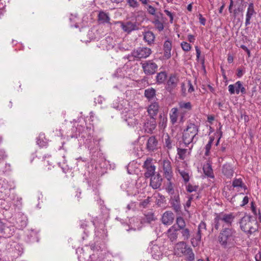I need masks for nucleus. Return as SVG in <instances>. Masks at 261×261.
I'll return each instance as SVG.
<instances>
[{
    "label": "nucleus",
    "instance_id": "nucleus-4",
    "mask_svg": "<svg viewBox=\"0 0 261 261\" xmlns=\"http://www.w3.org/2000/svg\"><path fill=\"white\" fill-rule=\"evenodd\" d=\"M150 48L146 47H138L131 53V56L136 60H141L148 57L151 54Z\"/></svg>",
    "mask_w": 261,
    "mask_h": 261
},
{
    "label": "nucleus",
    "instance_id": "nucleus-57",
    "mask_svg": "<svg viewBox=\"0 0 261 261\" xmlns=\"http://www.w3.org/2000/svg\"><path fill=\"white\" fill-rule=\"evenodd\" d=\"M5 229H0V233L2 234L1 236L3 237L4 238H9L10 237V235H5V232L4 231Z\"/></svg>",
    "mask_w": 261,
    "mask_h": 261
},
{
    "label": "nucleus",
    "instance_id": "nucleus-55",
    "mask_svg": "<svg viewBox=\"0 0 261 261\" xmlns=\"http://www.w3.org/2000/svg\"><path fill=\"white\" fill-rule=\"evenodd\" d=\"M199 21H200V23L202 24V25H205L206 20H205V19L204 18H203L202 16L201 15H200Z\"/></svg>",
    "mask_w": 261,
    "mask_h": 261
},
{
    "label": "nucleus",
    "instance_id": "nucleus-35",
    "mask_svg": "<svg viewBox=\"0 0 261 261\" xmlns=\"http://www.w3.org/2000/svg\"><path fill=\"white\" fill-rule=\"evenodd\" d=\"M176 224L179 227V228H184L186 226V223L184 219L181 217H177L176 219Z\"/></svg>",
    "mask_w": 261,
    "mask_h": 261
},
{
    "label": "nucleus",
    "instance_id": "nucleus-40",
    "mask_svg": "<svg viewBox=\"0 0 261 261\" xmlns=\"http://www.w3.org/2000/svg\"><path fill=\"white\" fill-rule=\"evenodd\" d=\"M150 197H148L147 198L143 200L141 202H140L139 206L140 207H142L143 208H146L147 207L149 202H150Z\"/></svg>",
    "mask_w": 261,
    "mask_h": 261
},
{
    "label": "nucleus",
    "instance_id": "nucleus-7",
    "mask_svg": "<svg viewBox=\"0 0 261 261\" xmlns=\"http://www.w3.org/2000/svg\"><path fill=\"white\" fill-rule=\"evenodd\" d=\"M143 167L146 170L144 173L145 177L148 178L154 175L155 167L152 164V159L151 158H147L144 162Z\"/></svg>",
    "mask_w": 261,
    "mask_h": 261
},
{
    "label": "nucleus",
    "instance_id": "nucleus-52",
    "mask_svg": "<svg viewBox=\"0 0 261 261\" xmlns=\"http://www.w3.org/2000/svg\"><path fill=\"white\" fill-rule=\"evenodd\" d=\"M188 85H189V89H188V92L190 93L193 92L194 90V87L190 81H189Z\"/></svg>",
    "mask_w": 261,
    "mask_h": 261
},
{
    "label": "nucleus",
    "instance_id": "nucleus-29",
    "mask_svg": "<svg viewBox=\"0 0 261 261\" xmlns=\"http://www.w3.org/2000/svg\"><path fill=\"white\" fill-rule=\"evenodd\" d=\"M201 240V232L200 229H198L195 236L192 238L191 243L193 246H196Z\"/></svg>",
    "mask_w": 261,
    "mask_h": 261
},
{
    "label": "nucleus",
    "instance_id": "nucleus-48",
    "mask_svg": "<svg viewBox=\"0 0 261 261\" xmlns=\"http://www.w3.org/2000/svg\"><path fill=\"white\" fill-rule=\"evenodd\" d=\"M164 12L167 15L169 16V17H170V22L171 23H172L173 22V16L172 14L170 11H169L167 10H165L164 11Z\"/></svg>",
    "mask_w": 261,
    "mask_h": 261
},
{
    "label": "nucleus",
    "instance_id": "nucleus-21",
    "mask_svg": "<svg viewBox=\"0 0 261 261\" xmlns=\"http://www.w3.org/2000/svg\"><path fill=\"white\" fill-rule=\"evenodd\" d=\"M172 48L171 41L166 40L164 44V57L166 59H168L171 57V50Z\"/></svg>",
    "mask_w": 261,
    "mask_h": 261
},
{
    "label": "nucleus",
    "instance_id": "nucleus-53",
    "mask_svg": "<svg viewBox=\"0 0 261 261\" xmlns=\"http://www.w3.org/2000/svg\"><path fill=\"white\" fill-rule=\"evenodd\" d=\"M183 236H184L186 238H188L189 237V229H183L182 232Z\"/></svg>",
    "mask_w": 261,
    "mask_h": 261
},
{
    "label": "nucleus",
    "instance_id": "nucleus-37",
    "mask_svg": "<svg viewBox=\"0 0 261 261\" xmlns=\"http://www.w3.org/2000/svg\"><path fill=\"white\" fill-rule=\"evenodd\" d=\"M127 4L130 7L136 8L139 6V3L136 0H126Z\"/></svg>",
    "mask_w": 261,
    "mask_h": 261
},
{
    "label": "nucleus",
    "instance_id": "nucleus-43",
    "mask_svg": "<svg viewBox=\"0 0 261 261\" xmlns=\"http://www.w3.org/2000/svg\"><path fill=\"white\" fill-rule=\"evenodd\" d=\"M127 123L130 126H134L138 123V121L137 119L129 118L126 120Z\"/></svg>",
    "mask_w": 261,
    "mask_h": 261
},
{
    "label": "nucleus",
    "instance_id": "nucleus-42",
    "mask_svg": "<svg viewBox=\"0 0 261 261\" xmlns=\"http://www.w3.org/2000/svg\"><path fill=\"white\" fill-rule=\"evenodd\" d=\"M219 216L218 215L215 219V227L218 228L219 227H225V224L223 222H219Z\"/></svg>",
    "mask_w": 261,
    "mask_h": 261
},
{
    "label": "nucleus",
    "instance_id": "nucleus-13",
    "mask_svg": "<svg viewBox=\"0 0 261 261\" xmlns=\"http://www.w3.org/2000/svg\"><path fill=\"white\" fill-rule=\"evenodd\" d=\"M219 222H223L225 225V227H229L231 225L232 222L233 221L234 216L232 213L228 214H220L219 215Z\"/></svg>",
    "mask_w": 261,
    "mask_h": 261
},
{
    "label": "nucleus",
    "instance_id": "nucleus-56",
    "mask_svg": "<svg viewBox=\"0 0 261 261\" xmlns=\"http://www.w3.org/2000/svg\"><path fill=\"white\" fill-rule=\"evenodd\" d=\"M188 38L189 41L190 42H194L195 37H194V36L193 35H191V34L188 35Z\"/></svg>",
    "mask_w": 261,
    "mask_h": 261
},
{
    "label": "nucleus",
    "instance_id": "nucleus-62",
    "mask_svg": "<svg viewBox=\"0 0 261 261\" xmlns=\"http://www.w3.org/2000/svg\"><path fill=\"white\" fill-rule=\"evenodd\" d=\"M91 249L92 250H99V249H100V247H98V248L97 247H96V245H92L91 246Z\"/></svg>",
    "mask_w": 261,
    "mask_h": 261
},
{
    "label": "nucleus",
    "instance_id": "nucleus-15",
    "mask_svg": "<svg viewBox=\"0 0 261 261\" xmlns=\"http://www.w3.org/2000/svg\"><path fill=\"white\" fill-rule=\"evenodd\" d=\"M256 14V12L254 10V4L253 3H250L249 4L247 13L246 15V21H245V25L247 26L250 24V19L253 15H255Z\"/></svg>",
    "mask_w": 261,
    "mask_h": 261
},
{
    "label": "nucleus",
    "instance_id": "nucleus-26",
    "mask_svg": "<svg viewBox=\"0 0 261 261\" xmlns=\"http://www.w3.org/2000/svg\"><path fill=\"white\" fill-rule=\"evenodd\" d=\"M155 39V36L152 32L147 31L144 34V40L148 43L149 45L153 43Z\"/></svg>",
    "mask_w": 261,
    "mask_h": 261
},
{
    "label": "nucleus",
    "instance_id": "nucleus-12",
    "mask_svg": "<svg viewBox=\"0 0 261 261\" xmlns=\"http://www.w3.org/2000/svg\"><path fill=\"white\" fill-rule=\"evenodd\" d=\"M143 124V128L145 132L147 133H152L156 126L155 119L154 117H149L146 119Z\"/></svg>",
    "mask_w": 261,
    "mask_h": 261
},
{
    "label": "nucleus",
    "instance_id": "nucleus-34",
    "mask_svg": "<svg viewBox=\"0 0 261 261\" xmlns=\"http://www.w3.org/2000/svg\"><path fill=\"white\" fill-rule=\"evenodd\" d=\"M187 152V149L177 148V154L178 155V158L180 160H184L186 158Z\"/></svg>",
    "mask_w": 261,
    "mask_h": 261
},
{
    "label": "nucleus",
    "instance_id": "nucleus-1",
    "mask_svg": "<svg viewBox=\"0 0 261 261\" xmlns=\"http://www.w3.org/2000/svg\"><path fill=\"white\" fill-rule=\"evenodd\" d=\"M199 127L194 123H190L188 124L182 133V141L184 143L188 145L191 143H196L198 140L197 134Z\"/></svg>",
    "mask_w": 261,
    "mask_h": 261
},
{
    "label": "nucleus",
    "instance_id": "nucleus-28",
    "mask_svg": "<svg viewBox=\"0 0 261 261\" xmlns=\"http://www.w3.org/2000/svg\"><path fill=\"white\" fill-rule=\"evenodd\" d=\"M167 79V74L165 72H160L156 76V82L161 84L164 83Z\"/></svg>",
    "mask_w": 261,
    "mask_h": 261
},
{
    "label": "nucleus",
    "instance_id": "nucleus-6",
    "mask_svg": "<svg viewBox=\"0 0 261 261\" xmlns=\"http://www.w3.org/2000/svg\"><path fill=\"white\" fill-rule=\"evenodd\" d=\"M115 24L119 23L122 30L127 33H130L132 31L138 30L139 29L138 25L136 22L127 21L124 22L121 21H115Z\"/></svg>",
    "mask_w": 261,
    "mask_h": 261
},
{
    "label": "nucleus",
    "instance_id": "nucleus-38",
    "mask_svg": "<svg viewBox=\"0 0 261 261\" xmlns=\"http://www.w3.org/2000/svg\"><path fill=\"white\" fill-rule=\"evenodd\" d=\"M155 220V218L152 213L148 214L145 215L144 220L148 223H150Z\"/></svg>",
    "mask_w": 261,
    "mask_h": 261
},
{
    "label": "nucleus",
    "instance_id": "nucleus-18",
    "mask_svg": "<svg viewBox=\"0 0 261 261\" xmlns=\"http://www.w3.org/2000/svg\"><path fill=\"white\" fill-rule=\"evenodd\" d=\"M222 171L224 175L228 178L232 177L234 172L232 166L229 164H225L222 167Z\"/></svg>",
    "mask_w": 261,
    "mask_h": 261
},
{
    "label": "nucleus",
    "instance_id": "nucleus-2",
    "mask_svg": "<svg viewBox=\"0 0 261 261\" xmlns=\"http://www.w3.org/2000/svg\"><path fill=\"white\" fill-rule=\"evenodd\" d=\"M174 252L178 256H185L189 261H193L195 259L192 249L184 242H180L175 245Z\"/></svg>",
    "mask_w": 261,
    "mask_h": 261
},
{
    "label": "nucleus",
    "instance_id": "nucleus-49",
    "mask_svg": "<svg viewBox=\"0 0 261 261\" xmlns=\"http://www.w3.org/2000/svg\"><path fill=\"white\" fill-rule=\"evenodd\" d=\"M248 201H249V198H248V196H245L243 198L242 203L240 205L241 206H244V205H245L246 204H247L248 203Z\"/></svg>",
    "mask_w": 261,
    "mask_h": 261
},
{
    "label": "nucleus",
    "instance_id": "nucleus-59",
    "mask_svg": "<svg viewBox=\"0 0 261 261\" xmlns=\"http://www.w3.org/2000/svg\"><path fill=\"white\" fill-rule=\"evenodd\" d=\"M221 127H222V126H220V128H219V131L217 132V133L219 134L220 137H219V139H218V141H217V143H216V145H217L218 144V143H219V141H220V139L221 137H222V131H221Z\"/></svg>",
    "mask_w": 261,
    "mask_h": 261
},
{
    "label": "nucleus",
    "instance_id": "nucleus-41",
    "mask_svg": "<svg viewBox=\"0 0 261 261\" xmlns=\"http://www.w3.org/2000/svg\"><path fill=\"white\" fill-rule=\"evenodd\" d=\"M181 47L185 51H188L191 49V45L187 42H182L181 43Z\"/></svg>",
    "mask_w": 261,
    "mask_h": 261
},
{
    "label": "nucleus",
    "instance_id": "nucleus-22",
    "mask_svg": "<svg viewBox=\"0 0 261 261\" xmlns=\"http://www.w3.org/2000/svg\"><path fill=\"white\" fill-rule=\"evenodd\" d=\"M159 108V105L156 102H153L149 106L147 112L150 117H154V116L157 115Z\"/></svg>",
    "mask_w": 261,
    "mask_h": 261
},
{
    "label": "nucleus",
    "instance_id": "nucleus-64",
    "mask_svg": "<svg viewBox=\"0 0 261 261\" xmlns=\"http://www.w3.org/2000/svg\"><path fill=\"white\" fill-rule=\"evenodd\" d=\"M227 61L229 63H232L233 62V57L231 56H228L227 58Z\"/></svg>",
    "mask_w": 261,
    "mask_h": 261
},
{
    "label": "nucleus",
    "instance_id": "nucleus-9",
    "mask_svg": "<svg viewBox=\"0 0 261 261\" xmlns=\"http://www.w3.org/2000/svg\"><path fill=\"white\" fill-rule=\"evenodd\" d=\"M169 203L172 209L177 213L181 211V204L179 195L178 194H175L170 197Z\"/></svg>",
    "mask_w": 261,
    "mask_h": 261
},
{
    "label": "nucleus",
    "instance_id": "nucleus-8",
    "mask_svg": "<svg viewBox=\"0 0 261 261\" xmlns=\"http://www.w3.org/2000/svg\"><path fill=\"white\" fill-rule=\"evenodd\" d=\"M228 89L230 94H234L235 93L239 94L240 92L244 94L246 92V89L241 81H238L234 84L229 85Z\"/></svg>",
    "mask_w": 261,
    "mask_h": 261
},
{
    "label": "nucleus",
    "instance_id": "nucleus-17",
    "mask_svg": "<svg viewBox=\"0 0 261 261\" xmlns=\"http://www.w3.org/2000/svg\"><path fill=\"white\" fill-rule=\"evenodd\" d=\"M162 181V179L159 174L153 177L151 176L150 185L153 189H156L161 186Z\"/></svg>",
    "mask_w": 261,
    "mask_h": 261
},
{
    "label": "nucleus",
    "instance_id": "nucleus-20",
    "mask_svg": "<svg viewBox=\"0 0 261 261\" xmlns=\"http://www.w3.org/2000/svg\"><path fill=\"white\" fill-rule=\"evenodd\" d=\"M178 82V77L175 74L171 75L167 81L168 89H173L175 88Z\"/></svg>",
    "mask_w": 261,
    "mask_h": 261
},
{
    "label": "nucleus",
    "instance_id": "nucleus-45",
    "mask_svg": "<svg viewBox=\"0 0 261 261\" xmlns=\"http://www.w3.org/2000/svg\"><path fill=\"white\" fill-rule=\"evenodd\" d=\"M180 174L185 182H188L189 180V174L187 172L182 171L180 172Z\"/></svg>",
    "mask_w": 261,
    "mask_h": 261
},
{
    "label": "nucleus",
    "instance_id": "nucleus-44",
    "mask_svg": "<svg viewBox=\"0 0 261 261\" xmlns=\"http://www.w3.org/2000/svg\"><path fill=\"white\" fill-rule=\"evenodd\" d=\"M198 189V186H193L192 185L189 184L187 186V190L189 192H192L194 191H197Z\"/></svg>",
    "mask_w": 261,
    "mask_h": 261
},
{
    "label": "nucleus",
    "instance_id": "nucleus-30",
    "mask_svg": "<svg viewBox=\"0 0 261 261\" xmlns=\"http://www.w3.org/2000/svg\"><path fill=\"white\" fill-rule=\"evenodd\" d=\"M244 2L243 0H238L236 2V5L238 6V8L233 10L234 15H236L239 12H241L243 11Z\"/></svg>",
    "mask_w": 261,
    "mask_h": 261
},
{
    "label": "nucleus",
    "instance_id": "nucleus-16",
    "mask_svg": "<svg viewBox=\"0 0 261 261\" xmlns=\"http://www.w3.org/2000/svg\"><path fill=\"white\" fill-rule=\"evenodd\" d=\"M174 219L173 213L171 211H166L163 215L162 221L165 225H170L173 223Z\"/></svg>",
    "mask_w": 261,
    "mask_h": 261
},
{
    "label": "nucleus",
    "instance_id": "nucleus-60",
    "mask_svg": "<svg viewBox=\"0 0 261 261\" xmlns=\"http://www.w3.org/2000/svg\"><path fill=\"white\" fill-rule=\"evenodd\" d=\"M251 210L252 211V212L254 214H256V209H255V207L254 206V203L253 202H251Z\"/></svg>",
    "mask_w": 261,
    "mask_h": 261
},
{
    "label": "nucleus",
    "instance_id": "nucleus-50",
    "mask_svg": "<svg viewBox=\"0 0 261 261\" xmlns=\"http://www.w3.org/2000/svg\"><path fill=\"white\" fill-rule=\"evenodd\" d=\"M245 71L241 69H238L237 75L239 77H241L244 74Z\"/></svg>",
    "mask_w": 261,
    "mask_h": 261
},
{
    "label": "nucleus",
    "instance_id": "nucleus-5",
    "mask_svg": "<svg viewBox=\"0 0 261 261\" xmlns=\"http://www.w3.org/2000/svg\"><path fill=\"white\" fill-rule=\"evenodd\" d=\"M143 71L145 74L152 75L156 71L158 66L152 60H148L141 63Z\"/></svg>",
    "mask_w": 261,
    "mask_h": 261
},
{
    "label": "nucleus",
    "instance_id": "nucleus-25",
    "mask_svg": "<svg viewBox=\"0 0 261 261\" xmlns=\"http://www.w3.org/2000/svg\"><path fill=\"white\" fill-rule=\"evenodd\" d=\"M203 170L206 176L210 178H214L213 170L210 163H207L203 165Z\"/></svg>",
    "mask_w": 261,
    "mask_h": 261
},
{
    "label": "nucleus",
    "instance_id": "nucleus-19",
    "mask_svg": "<svg viewBox=\"0 0 261 261\" xmlns=\"http://www.w3.org/2000/svg\"><path fill=\"white\" fill-rule=\"evenodd\" d=\"M158 142L153 136L150 137L147 143V149L149 151H153L157 148Z\"/></svg>",
    "mask_w": 261,
    "mask_h": 261
},
{
    "label": "nucleus",
    "instance_id": "nucleus-32",
    "mask_svg": "<svg viewBox=\"0 0 261 261\" xmlns=\"http://www.w3.org/2000/svg\"><path fill=\"white\" fill-rule=\"evenodd\" d=\"M164 145L168 149H171L172 148V141L168 134L165 136Z\"/></svg>",
    "mask_w": 261,
    "mask_h": 261
},
{
    "label": "nucleus",
    "instance_id": "nucleus-11",
    "mask_svg": "<svg viewBox=\"0 0 261 261\" xmlns=\"http://www.w3.org/2000/svg\"><path fill=\"white\" fill-rule=\"evenodd\" d=\"M178 105L180 111L179 122H183L185 120V114L192 109V105L190 102L180 101L178 103Z\"/></svg>",
    "mask_w": 261,
    "mask_h": 261
},
{
    "label": "nucleus",
    "instance_id": "nucleus-10",
    "mask_svg": "<svg viewBox=\"0 0 261 261\" xmlns=\"http://www.w3.org/2000/svg\"><path fill=\"white\" fill-rule=\"evenodd\" d=\"M164 175L168 181H170L173 175L171 162L168 160H165L162 163Z\"/></svg>",
    "mask_w": 261,
    "mask_h": 261
},
{
    "label": "nucleus",
    "instance_id": "nucleus-63",
    "mask_svg": "<svg viewBox=\"0 0 261 261\" xmlns=\"http://www.w3.org/2000/svg\"><path fill=\"white\" fill-rule=\"evenodd\" d=\"M214 120V117L212 116H209L207 117V120L209 122L211 123Z\"/></svg>",
    "mask_w": 261,
    "mask_h": 261
},
{
    "label": "nucleus",
    "instance_id": "nucleus-54",
    "mask_svg": "<svg viewBox=\"0 0 261 261\" xmlns=\"http://www.w3.org/2000/svg\"><path fill=\"white\" fill-rule=\"evenodd\" d=\"M195 49H196V57H197V59H199V58H200V54H201V51H200V50L199 49V48H198V46H195Z\"/></svg>",
    "mask_w": 261,
    "mask_h": 261
},
{
    "label": "nucleus",
    "instance_id": "nucleus-3",
    "mask_svg": "<svg viewBox=\"0 0 261 261\" xmlns=\"http://www.w3.org/2000/svg\"><path fill=\"white\" fill-rule=\"evenodd\" d=\"M219 241L225 248H230L234 245V237L231 229H224L219 236Z\"/></svg>",
    "mask_w": 261,
    "mask_h": 261
},
{
    "label": "nucleus",
    "instance_id": "nucleus-36",
    "mask_svg": "<svg viewBox=\"0 0 261 261\" xmlns=\"http://www.w3.org/2000/svg\"><path fill=\"white\" fill-rule=\"evenodd\" d=\"M154 26L159 31H161L164 29V25L159 19H155L153 21Z\"/></svg>",
    "mask_w": 261,
    "mask_h": 261
},
{
    "label": "nucleus",
    "instance_id": "nucleus-51",
    "mask_svg": "<svg viewBox=\"0 0 261 261\" xmlns=\"http://www.w3.org/2000/svg\"><path fill=\"white\" fill-rule=\"evenodd\" d=\"M241 48H242L244 50H245L247 54H248V56H250V51L249 49L244 45H241Z\"/></svg>",
    "mask_w": 261,
    "mask_h": 261
},
{
    "label": "nucleus",
    "instance_id": "nucleus-27",
    "mask_svg": "<svg viewBox=\"0 0 261 261\" xmlns=\"http://www.w3.org/2000/svg\"><path fill=\"white\" fill-rule=\"evenodd\" d=\"M144 95L149 100L153 99L155 96V90L152 88L145 90Z\"/></svg>",
    "mask_w": 261,
    "mask_h": 261
},
{
    "label": "nucleus",
    "instance_id": "nucleus-23",
    "mask_svg": "<svg viewBox=\"0 0 261 261\" xmlns=\"http://www.w3.org/2000/svg\"><path fill=\"white\" fill-rule=\"evenodd\" d=\"M169 116L171 123L174 124L177 122L178 116H180V112H178L177 108H173L171 109Z\"/></svg>",
    "mask_w": 261,
    "mask_h": 261
},
{
    "label": "nucleus",
    "instance_id": "nucleus-47",
    "mask_svg": "<svg viewBox=\"0 0 261 261\" xmlns=\"http://www.w3.org/2000/svg\"><path fill=\"white\" fill-rule=\"evenodd\" d=\"M166 190L169 193L172 194V193L173 192V186L171 182H170V180L169 181L167 187L166 188Z\"/></svg>",
    "mask_w": 261,
    "mask_h": 261
},
{
    "label": "nucleus",
    "instance_id": "nucleus-14",
    "mask_svg": "<svg viewBox=\"0 0 261 261\" xmlns=\"http://www.w3.org/2000/svg\"><path fill=\"white\" fill-rule=\"evenodd\" d=\"M163 247L158 245H153L151 248V254L153 258L160 259L163 255Z\"/></svg>",
    "mask_w": 261,
    "mask_h": 261
},
{
    "label": "nucleus",
    "instance_id": "nucleus-46",
    "mask_svg": "<svg viewBox=\"0 0 261 261\" xmlns=\"http://www.w3.org/2000/svg\"><path fill=\"white\" fill-rule=\"evenodd\" d=\"M148 13L152 15L155 14L156 9L151 5H148L147 8Z\"/></svg>",
    "mask_w": 261,
    "mask_h": 261
},
{
    "label": "nucleus",
    "instance_id": "nucleus-31",
    "mask_svg": "<svg viewBox=\"0 0 261 261\" xmlns=\"http://www.w3.org/2000/svg\"><path fill=\"white\" fill-rule=\"evenodd\" d=\"M214 140V137H210L207 144L205 145V151L204 153V155L205 156H208L210 155V150L211 149L212 145Z\"/></svg>",
    "mask_w": 261,
    "mask_h": 261
},
{
    "label": "nucleus",
    "instance_id": "nucleus-24",
    "mask_svg": "<svg viewBox=\"0 0 261 261\" xmlns=\"http://www.w3.org/2000/svg\"><path fill=\"white\" fill-rule=\"evenodd\" d=\"M99 21L102 23H110V17L108 13L100 11L98 15Z\"/></svg>",
    "mask_w": 261,
    "mask_h": 261
},
{
    "label": "nucleus",
    "instance_id": "nucleus-33",
    "mask_svg": "<svg viewBox=\"0 0 261 261\" xmlns=\"http://www.w3.org/2000/svg\"><path fill=\"white\" fill-rule=\"evenodd\" d=\"M176 230L177 229H168L167 231L168 237L172 241H173L177 238Z\"/></svg>",
    "mask_w": 261,
    "mask_h": 261
},
{
    "label": "nucleus",
    "instance_id": "nucleus-58",
    "mask_svg": "<svg viewBox=\"0 0 261 261\" xmlns=\"http://www.w3.org/2000/svg\"><path fill=\"white\" fill-rule=\"evenodd\" d=\"M7 155L3 150H0V160L5 159Z\"/></svg>",
    "mask_w": 261,
    "mask_h": 261
},
{
    "label": "nucleus",
    "instance_id": "nucleus-61",
    "mask_svg": "<svg viewBox=\"0 0 261 261\" xmlns=\"http://www.w3.org/2000/svg\"><path fill=\"white\" fill-rule=\"evenodd\" d=\"M191 198H190L187 201L186 203V205H185V207H189L191 205Z\"/></svg>",
    "mask_w": 261,
    "mask_h": 261
},
{
    "label": "nucleus",
    "instance_id": "nucleus-39",
    "mask_svg": "<svg viewBox=\"0 0 261 261\" xmlns=\"http://www.w3.org/2000/svg\"><path fill=\"white\" fill-rule=\"evenodd\" d=\"M232 186L235 187H243V181L241 178L239 179H234L232 181Z\"/></svg>",
    "mask_w": 261,
    "mask_h": 261
}]
</instances>
